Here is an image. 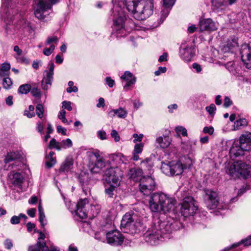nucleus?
Returning <instances> with one entry per match:
<instances>
[{"instance_id":"obj_14","label":"nucleus","mask_w":251,"mask_h":251,"mask_svg":"<svg viewBox=\"0 0 251 251\" xmlns=\"http://www.w3.org/2000/svg\"><path fill=\"white\" fill-rule=\"evenodd\" d=\"M107 243L113 245H119L122 244L124 237L117 230L109 231L106 234Z\"/></svg>"},{"instance_id":"obj_48","label":"nucleus","mask_w":251,"mask_h":251,"mask_svg":"<svg viewBox=\"0 0 251 251\" xmlns=\"http://www.w3.org/2000/svg\"><path fill=\"white\" fill-rule=\"evenodd\" d=\"M176 0H163V6L165 8H172Z\"/></svg>"},{"instance_id":"obj_33","label":"nucleus","mask_w":251,"mask_h":251,"mask_svg":"<svg viewBox=\"0 0 251 251\" xmlns=\"http://www.w3.org/2000/svg\"><path fill=\"white\" fill-rule=\"evenodd\" d=\"M20 155L17 152H10L7 154L4 159L5 163H9L20 157Z\"/></svg>"},{"instance_id":"obj_24","label":"nucleus","mask_w":251,"mask_h":251,"mask_svg":"<svg viewBox=\"0 0 251 251\" xmlns=\"http://www.w3.org/2000/svg\"><path fill=\"white\" fill-rule=\"evenodd\" d=\"M156 142L161 148L165 149L170 146L171 140L169 136H159L156 138Z\"/></svg>"},{"instance_id":"obj_16","label":"nucleus","mask_w":251,"mask_h":251,"mask_svg":"<svg viewBox=\"0 0 251 251\" xmlns=\"http://www.w3.org/2000/svg\"><path fill=\"white\" fill-rule=\"evenodd\" d=\"M205 194L207 207L210 209H214L216 208L219 203L217 192L211 190H206Z\"/></svg>"},{"instance_id":"obj_59","label":"nucleus","mask_w":251,"mask_h":251,"mask_svg":"<svg viewBox=\"0 0 251 251\" xmlns=\"http://www.w3.org/2000/svg\"><path fill=\"white\" fill-rule=\"evenodd\" d=\"M142 165L146 167H151L152 166V163L151 161V159L149 158H147L145 159L144 160L142 161L141 162Z\"/></svg>"},{"instance_id":"obj_7","label":"nucleus","mask_w":251,"mask_h":251,"mask_svg":"<svg viewBox=\"0 0 251 251\" xmlns=\"http://www.w3.org/2000/svg\"><path fill=\"white\" fill-rule=\"evenodd\" d=\"M182 163L178 160H173L167 163H162L161 170L163 173L168 176L181 174L184 168Z\"/></svg>"},{"instance_id":"obj_40","label":"nucleus","mask_w":251,"mask_h":251,"mask_svg":"<svg viewBox=\"0 0 251 251\" xmlns=\"http://www.w3.org/2000/svg\"><path fill=\"white\" fill-rule=\"evenodd\" d=\"M44 107L42 104H38L36 107V113L39 118H42L43 117L44 113Z\"/></svg>"},{"instance_id":"obj_1","label":"nucleus","mask_w":251,"mask_h":251,"mask_svg":"<svg viewBox=\"0 0 251 251\" xmlns=\"http://www.w3.org/2000/svg\"><path fill=\"white\" fill-rule=\"evenodd\" d=\"M181 226V223L178 221H162L157 219L145 233V240L151 245H155L162 239H169L173 231L179 229Z\"/></svg>"},{"instance_id":"obj_31","label":"nucleus","mask_w":251,"mask_h":251,"mask_svg":"<svg viewBox=\"0 0 251 251\" xmlns=\"http://www.w3.org/2000/svg\"><path fill=\"white\" fill-rule=\"evenodd\" d=\"M248 125V122L246 119H240L236 121L233 125L232 130H237L242 128L243 127H245Z\"/></svg>"},{"instance_id":"obj_55","label":"nucleus","mask_w":251,"mask_h":251,"mask_svg":"<svg viewBox=\"0 0 251 251\" xmlns=\"http://www.w3.org/2000/svg\"><path fill=\"white\" fill-rule=\"evenodd\" d=\"M97 135L98 137L102 140L106 139V132L103 130H99L97 132Z\"/></svg>"},{"instance_id":"obj_30","label":"nucleus","mask_w":251,"mask_h":251,"mask_svg":"<svg viewBox=\"0 0 251 251\" xmlns=\"http://www.w3.org/2000/svg\"><path fill=\"white\" fill-rule=\"evenodd\" d=\"M73 165V160L71 157L66 159L63 164L60 167V171L62 172H68Z\"/></svg>"},{"instance_id":"obj_27","label":"nucleus","mask_w":251,"mask_h":251,"mask_svg":"<svg viewBox=\"0 0 251 251\" xmlns=\"http://www.w3.org/2000/svg\"><path fill=\"white\" fill-rule=\"evenodd\" d=\"M9 178L12 183L15 185H20L23 181V176L20 173H10Z\"/></svg>"},{"instance_id":"obj_5","label":"nucleus","mask_w":251,"mask_h":251,"mask_svg":"<svg viewBox=\"0 0 251 251\" xmlns=\"http://www.w3.org/2000/svg\"><path fill=\"white\" fill-rule=\"evenodd\" d=\"M102 154V152L98 150L87 152V156L90 157L94 156L96 158L95 161L90 163L89 166L91 173H99L106 167L107 165V160H105Z\"/></svg>"},{"instance_id":"obj_11","label":"nucleus","mask_w":251,"mask_h":251,"mask_svg":"<svg viewBox=\"0 0 251 251\" xmlns=\"http://www.w3.org/2000/svg\"><path fill=\"white\" fill-rule=\"evenodd\" d=\"M179 55L184 61H191L195 55V47L191 43H182L180 47Z\"/></svg>"},{"instance_id":"obj_51","label":"nucleus","mask_w":251,"mask_h":251,"mask_svg":"<svg viewBox=\"0 0 251 251\" xmlns=\"http://www.w3.org/2000/svg\"><path fill=\"white\" fill-rule=\"evenodd\" d=\"M238 46L237 42L235 40H232V41H228L227 43L228 50H230L232 48Z\"/></svg>"},{"instance_id":"obj_25","label":"nucleus","mask_w":251,"mask_h":251,"mask_svg":"<svg viewBox=\"0 0 251 251\" xmlns=\"http://www.w3.org/2000/svg\"><path fill=\"white\" fill-rule=\"evenodd\" d=\"M212 6L218 12L225 9L228 5L226 0H211Z\"/></svg>"},{"instance_id":"obj_43","label":"nucleus","mask_w":251,"mask_h":251,"mask_svg":"<svg viewBox=\"0 0 251 251\" xmlns=\"http://www.w3.org/2000/svg\"><path fill=\"white\" fill-rule=\"evenodd\" d=\"M39 222L43 227L47 224V221L46 219L45 215L44 213L39 214Z\"/></svg>"},{"instance_id":"obj_61","label":"nucleus","mask_w":251,"mask_h":251,"mask_svg":"<svg viewBox=\"0 0 251 251\" xmlns=\"http://www.w3.org/2000/svg\"><path fill=\"white\" fill-rule=\"evenodd\" d=\"M240 242H241V244H244L245 246L251 245V235L246 239L243 240Z\"/></svg>"},{"instance_id":"obj_49","label":"nucleus","mask_w":251,"mask_h":251,"mask_svg":"<svg viewBox=\"0 0 251 251\" xmlns=\"http://www.w3.org/2000/svg\"><path fill=\"white\" fill-rule=\"evenodd\" d=\"M143 134H137L136 133H134L133 134V137L134 138L133 142L136 143L137 142H141L143 139Z\"/></svg>"},{"instance_id":"obj_4","label":"nucleus","mask_w":251,"mask_h":251,"mask_svg":"<svg viewBox=\"0 0 251 251\" xmlns=\"http://www.w3.org/2000/svg\"><path fill=\"white\" fill-rule=\"evenodd\" d=\"M76 206L75 214L81 219L86 218L88 213H91L93 216H96L100 211V206L99 205H89L88 200L86 198L80 200Z\"/></svg>"},{"instance_id":"obj_8","label":"nucleus","mask_w":251,"mask_h":251,"mask_svg":"<svg viewBox=\"0 0 251 251\" xmlns=\"http://www.w3.org/2000/svg\"><path fill=\"white\" fill-rule=\"evenodd\" d=\"M123 176L122 171L118 167L107 168L105 172V180L109 184L119 186Z\"/></svg>"},{"instance_id":"obj_29","label":"nucleus","mask_w":251,"mask_h":251,"mask_svg":"<svg viewBox=\"0 0 251 251\" xmlns=\"http://www.w3.org/2000/svg\"><path fill=\"white\" fill-rule=\"evenodd\" d=\"M14 51L16 53L15 58L17 61L20 63H28V60L25 57L21 56L23 51L21 50L18 46L14 47Z\"/></svg>"},{"instance_id":"obj_63","label":"nucleus","mask_w":251,"mask_h":251,"mask_svg":"<svg viewBox=\"0 0 251 251\" xmlns=\"http://www.w3.org/2000/svg\"><path fill=\"white\" fill-rule=\"evenodd\" d=\"M232 103V102L230 99L228 97H226L224 100V106L225 107H228L230 106Z\"/></svg>"},{"instance_id":"obj_32","label":"nucleus","mask_w":251,"mask_h":251,"mask_svg":"<svg viewBox=\"0 0 251 251\" xmlns=\"http://www.w3.org/2000/svg\"><path fill=\"white\" fill-rule=\"evenodd\" d=\"M54 155V152L50 151L46 156V165L49 168L52 167L56 163V158Z\"/></svg>"},{"instance_id":"obj_54","label":"nucleus","mask_w":251,"mask_h":251,"mask_svg":"<svg viewBox=\"0 0 251 251\" xmlns=\"http://www.w3.org/2000/svg\"><path fill=\"white\" fill-rule=\"evenodd\" d=\"M214 129L212 126H205L203 129V132L204 133H208L212 135L214 132Z\"/></svg>"},{"instance_id":"obj_36","label":"nucleus","mask_w":251,"mask_h":251,"mask_svg":"<svg viewBox=\"0 0 251 251\" xmlns=\"http://www.w3.org/2000/svg\"><path fill=\"white\" fill-rule=\"evenodd\" d=\"M72 145L73 143L70 139L68 138L66 140H63L60 142V150L71 148Z\"/></svg>"},{"instance_id":"obj_53","label":"nucleus","mask_w":251,"mask_h":251,"mask_svg":"<svg viewBox=\"0 0 251 251\" xmlns=\"http://www.w3.org/2000/svg\"><path fill=\"white\" fill-rule=\"evenodd\" d=\"M111 136L112 138H114L115 142H118L120 141V136L118 134V132L116 130H112L111 132Z\"/></svg>"},{"instance_id":"obj_35","label":"nucleus","mask_w":251,"mask_h":251,"mask_svg":"<svg viewBox=\"0 0 251 251\" xmlns=\"http://www.w3.org/2000/svg\"><path fill=\"white\" fill-rule=\"evenodd\" d=\"M175 131L178 136H180L181 135L183 136H187V129L182 126H178L176 127L175 128Z\"/></svg>"},{"instance_id":"obj_57","label":"nucleus","mask_w":251,"mask_h":251,"mask_svg":"<svg viewBox=\"0 0 251 251\" xmlns=\"http://www.w3.org/2000/svg\"><path fill=\"white\" fill-rule=\"evenodd\" d=\"M4 245L6 249L10 250L13 247V244L12 241L10 239H6L4 242Z\"/></svg>"},{"instance_id":"obj_56","label":"nucleus","mask_w":251,"mask_h":251,"mask_svg":"<svg viewBox=\"0 0 251 251\" xmlns=\"http://www.w3.org/2000/svg\"><path fill=\"white\" fill-rule=\"evenodd\" d=\"M167 71L165 67H159L157 71L154 72V74L156 76L159 75L162 73H165Z\"/></svg>"},{"instance_id":"obj_26","label":"nucleus","mask_w":251,"mask_h":251,"mask_svg":"<svg viewBox=\"0 0 251 251\" xmlns=\"http://www.w3.org/2000/svg\"><path fill=\"white\" fill-rule=\"evenodd\" d=\"M142 171L140 169L131 168L128 173L129 177L135 181H140L142 177Z\"/></svg>"},{"instance_id":"obj_52","label":"nucleus","mask_w":251,"mask_h":251,"mask_svg":"<svg viewBox=\"0 0 251 251\" xmlns=\"http://www.w3.org/2000/svg\"><path fill=\"white\" fill-rule=\"evenodd\" d=\"M30 91L32 95L35 97H38L41 95L40 90L37 87L31 88Z\"/></svg>"},{"instance_id":"obj_18","label":"nucleus","mask_w":251,"mask_h":251,"mask_svg":"<svg viewBox=\"0 0 251 251\" xmlns=\"http://www.w3.org/2000/svg\"><path fill=\"white\" fill-rule=\"evenodd\" d=\"M200 29L201 31H213L217 29L216 24L210 18L204 19L200 21Z\"/></svg>"},{"instance_id":"obj_6","label":"nucleus","mask_w":251,"mask_h":251,"mask_svg":"<svg viewBox=\"0 0 251 251\" xmlns=\"http://www.w3.org/2000/svg\"><path fill=\"white\" fill-rule=\"evenodd\" d=\"M228 173L233 177L241 176L246 178L251 176V167L241 161H235L230 165Z\"/></svg>"},{"instance_id":"obj_34","label":"nucleus","mask_w":251,"mask_h":251,"mask_svg":"<svg viewBox=\"0 0 251 251\" xmlns=\"http://www.w3.org/2000/svg\"><path fill=\"white\" fill-rule=\"evenodd\" d=\"M31 89V86L28 84H25L21 85L18 88V92L21 94H27Z\"/></svg>"},{"instance_id":"obj_39","label":"nucleus","mask_w":251,"mask_h":251,"mask_svg":"<svg viewBox=\"0 0 251 251\" xmlns=\"http://www.w3.org/2000/svg\"><path fill=\"white\" fill-rule=\"evenodd\" d=\"M193 160L189 157L185 158V161L182 163L183 165L184 170L187 169H190L193 164Z\"/></svg>"},{"instance_id":"obj_28","label":"nucleus","mask_w":251,"mask_h":251,"mask_svg":"<svg viewBox=\"0 0 251 251\" xmlns=\"http://www.w3.org/2000/svg\"><path fill=\"white\" fill-rule=\"evenodd\" d=\"M144 144L140 143L136 144L134 146L132 152V159L134 161H137L139 159V154H141L143 151Z\"/></svg>"},{"instance_id":"obj_3","label":"nucleus","mask_w":251,"mask_h":251,"mask_svg":"<svg viewBox=\"0 0 251 251\" xmlns=\"http://www.w3.org/2000/svg\"><path fill=\"white\" fill-rule=\"evenodd\" d=\"M251 150V133L247 132L240 137L239 143H233L229 153L231 157H238L246 154Z\"/></svg>"},{"instance_id":"obj_62","label":"nucleus","mask_w":251,"mask_h":251,"mask_svg":"<svg viewBox=\"0 0 251 251\" xmlns=\"http://www.w3.org/2000/svg\"><path fill=\"white\" fill-rule=\"evenodd\" d=\"M170 8H165L164 7V9L162 10V14H161V19L163 18V21L168 16V14L169 13V9H170Z\"/></svg>"},{"instance_id":"obj_9","label":"nucleus","mask_w":251,"mask_h":251,"mask_svg":"<svg viewBox=\"0 0 251 251\" xmlns=\"http://www.w3.org/2000/svg\"><path fill=\"white\" fill-rule=\"evenodd\" d=\"M59 0H39L34 11L36 17L38 19H44V13L51 8V5L58 2Z\"/></svg>"},{"instance_id":"obj_2","label":"nucleus","mask_w":251,"mask_h":251,"mask_svg":"<svg viewBox=\"0 0 251 251\" xmlns=\"http://www.w3.org/2000/svg\"><path fill=\"white\" fill-rule=\"evenodd\" d=\"M176 203L175 200L164 193H155L151 195L149 200L151 210L153 212H169Z\"/></svg>"},{"instance_id":"obj_60","label":"nucleus","mask_w":251,"mask_h":251,"mask_svg":"<svg viewBox=\"0 0 251 251\" xmlns=\"http://www.w3.org/2000/svg\"><path fill=\"white\" fill-rule=\"evenodd\" d=\"M20 217L17 216H13V217H12L10 220V223L12 225L18 224L20 223Z\"/></svg>"},{"instance_id":"obj_13","label":"nucleus","mask_w":251,"mask_h":251,"mask_svg":"<svg viewBox=\"0 0 251 251\" xmlns=\"http://www.w3.org/2000/svg\"><path fill=\"white\" fill-rule=\"evenodd\" d=\"M126 20V16L122 11L118 13V17L114 19V28L117 32V36H125L126 35L124 28Z\"/></svg>"},{"instance_id":"obj_46","label":"nucleus","mask_w":251,"mask_h":251,"mask_svg":"<svg viewBox=\"0 0 251 251\" xmlns=\"http://www.w3.org/2000/svg\"><path fill=\"white\" fill-rule=\"evenodd\" d=\"M58 41V38L56 36H51V37H49L46 41V45H50L51 43H54L55 44L57 45V43Z\"/></svg>"},{"instance_id":"obj_47","label":"nucleus","mask_w":251,"mask_h":251,"mask_svg":"<svg viewBox=\"0 0 251 251\" xmlns=\"http://www.w3.org/2000/svg\"><path fill=\"white\" fill-rule=\"evenodd\" d=\"M55 47V46L54 45L52 44L50 46V48L44 49L43 53L47 56L50 55L54 50Z\"/></svg>"},{"instance_id":"obj_17","label":"nucleus","mask_w":251,"mask_h":251,"mask_svg":"<svg viewBox=\"0 0 251 251\" xmlns=\"http://www.w3.org/2000/svg\"><path fill=\"white\" fill-rule=\"evenodd\" d=\"M240 53L246 68L251 69V48L247 44L242 46Z\"/></svg>"},{"instance_id":"obj_37","label":"nucleus","mask_w":251,"mask_h":251,"mask_svg":"<svg viewBox=\"0 0 251 251\" xmlns=\"http://www.w3.org/2000/svg\"><path fill=\"white\" fill-rule=\"evenodd\" d=\"M109 186L105 188V194L109 198H112L114 195V191L115 188L117 187L118 186H115V185L109 184Z\"/></svg>"},{"instance_id":"obj_20","label":"nucleus","mask_w":251,"mask_h":251,"mask_svg":"<svg viewBox=\"0 0 251 251\" xmlns=\"http://www.w3.org/2000/svg\"><path fill=\"white\" fill-rule=\"evenodd\" d=\"M134 217L135 216L130 213L125 214L121 221V227L129 229L132 228L135 225Z\"/></svg>"},{"instance_id":"obj_19","label":"nucleus","mask_w":251,"mask_h":251,"mask_svg":"<svg viewBox=\"0 0 251 251\" xmlns=\"http://www.w3.org/2000/svg\"><path fill=\"white\" fill-rule=\"evenodd\" d=\"M108 158L107 160V164L115 165L116 167L119 164L126 163L127 160L126 157L121 153L111 154L109 155Z\"/></svg>"},{"instance_id":"obj_10","label":"nucleus","mask_w":251,"mask_h":251,"mask_svg":"<svg viewBox=\"0 0 251 251\" xmlns=\"http://www.w3.org/2000/svg\"><path fill=\"white\" fill-rule=\"evenodd\" d=\"M198 210V206L195 203V201L192 197H186L182 203L181 212L184 217L192 216Z\"/></svg>"},{"instance_id":"obj_58","label":"nucleus","mask_w":251,"mask_h":251,"mask_svg":"<svg viewBox=\"0 0 251 251\" xmlns=\"http://www.w3.org/2000/svg\"><path fill=\"white\" fill-rule=\"evenodd\" d=\"M10 69V65L8 63H4L1 65V70L9 73Z\"/></svg>"},{"instance_id":"obj_42","label":"nucleus","mask_w":251,"mask_h":251,"mask_svg":"<svg viewBox=\"0 0 251 251\" xmlns=\"http://www.w3.org/2000/svg\"><path fill=\"white\" fill-rule=\"evenodd\" d=\"M2 84L5 89H9L12 84V82L9 77H6L3 78Z\"/></svg>"},{"instance_id":"obj_50","label":"nucleus","mask_w":251,"mask_h":251,"mask_svg":"<svg viewBox=\"0 0 251 251\" xmlns=\"http://www.w3.org/2000/svg\"><path fill=\"white\" fill-rule=\"evenodd\" d=\"M62 108L71 111L72 110L71 102L69 101H63L62 102Z\"/></svg>"},{"instance_id":"obj_22","label":"nucleus","mask_w":251,"mask_h":251,"mask_svg":"<svg viewBox=\"0 0 251 251\" xmlns=\"http://www.w3.org/2000/svg\"><path fill=\"white\" fill-rule=\"evenodd\" d=\"M121 78L126 81V84L124 86V89H126L131 85L134 84L136 81V78L133 76L132 74L129 71H126L124 75L121 76Z\"/></svg>"},{"instance_id":"obj_64","label":"nucleus","mask_w":251,"mask_h":251,"mask_svg":"<svg viewBox=\"0 0 251 251\" xmlns=\"http://www.w3.org/2000/svg\"><path fill=\"white\" fill-rule=\"evenodd\" d=\"M107 84L110 88L112 87L115 83L114 80L112 79L110 77H107L105 78Z\"/></svg>"},{"instance_id":"obj_44","label":"nucleus","mask_w":251,"mask_h":251,"mask_svg":"<svg viewBox=\"0 0 251 251\" xmlns=\"http://www.w3.org/2000/svg\"><path fill=\"white\" fill-rule=\"evenodd\" d=\"M181 148L183 151L186 152L189 151L191 148V145L188 141L181 142Z\"/></svg>"},{"instance_id":"obj_12","label":"nucleus","mask_w":251,"mask_h":251,"mask_svg":"<svg viewBox=\"0 0 251 251\" xmlns=\"http://www.w3.org/2000/svg\"><path fill=\"white\" fill-rule=\"evenodd\" d=\"M154 180L151 176H142L140 179L139 189L144 195H149L155 188Z\"/></svg>"},{"instance_id":"obj_21","label":"nucleus","mask_w":251,"mask_h":251,"mask_svg":"<svg viewBox=\"0 0 251 251\" xmlns=\"http://www.w3.org/2000/svg\"><path fill=\"white\" fill-rule=\"evenodd\" d=\"M108 115L110 117H114L117 116L121 119H125L127 115V111L123 107H119L116 109H111L108 112Z\"/></svg>"},{"instance_id":"obj_15","label":"nucleus","mask_w":251,"mask_h":251,"mask_svg":"<svg viewBox=\"0 0 251 251\" xmlns=\"http://www.w3.org/2000/svg\"><path fill=\"white\" fill-rule=\"evenodd\" d=\"M54 69V65L51 62L49 65L48 70L45 71V76L42 81V86L43 89L47 90L49 86H50L53 79Z\"/></svg>"},{"instance_id":"obj_45","label":"nucleus","mask_w":251,"mask_h":251,"mask_svg":"<svg viewBox=\"0 0 251 251\" xmlns=\"http://www.w3.org/2000/svg\"><path fill=\"white\" fill-rule=\"evenodd\" d=\"M205 109L209 115H213L216 110V107L214 104L212 103L209 106H206Z\"/></svg>"},{"instance_id":"obj_23","label":"nucleus","mask_w":251,"mask_h":251,"mask_svg":"<svg viewBox=\"0 0 251 251\" xmlns=\"http://www.w3.org/2000/svg\"><path fill=\"white\" fill-rule=\"evenodd\" d=\"M49 251V248L47 246L45 241L37 242L36 244L30 246L28 247V251Z\"/></svg>"},{"instance_id":"obj_41","label":"nucleus","mask_w":251,"mask_h":251,"mask_svg":"<svg viewBox=\"0 0 251 251\" xmlns=\"http://www.w3.org/2000/svg\"><path fill=\"white\" fill-rule=\"evenodd\" d=\"M49 147L50 148H55L56 150H60V142H58L54 138L52 139L49 144Z\"/></svg>"},{"instance_id":"obj_38","label":"nucleus","mask_w":251,"mask_h":251,"mask_svg":"<svg viewBox=\"0 0 251 251\" xmlns=\"http://www.w3.org/2000/svg\"><path fill=\"white\" fill-rule=\"evenodd\" d=\"M58 118L61 120V121L67 125H69L70 123L68 121L66 118V111L64 109H62L60 111L58 115Z\"/></svg>"}]
</instances>
